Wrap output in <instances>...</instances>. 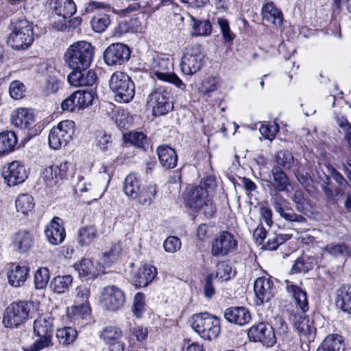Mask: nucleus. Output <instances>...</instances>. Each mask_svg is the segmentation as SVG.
<instances>
[{
  "label": "nucleus",
  "instance_id": "a878e982",
  "mask_svg": "<svg viewBox=\"0 0 351 351\" xmlns=\"http://www.w3.org/2000/svg\"><path fill=\"white\" fill-rule=\"evenodd\" d=\"M157 154L161 165L168 169H173L178 162L177 154L173 148L167 145L157 147Z\"/></svg>",
  "mask_w": 351,
  "mask_h": 351
},
{
  "label": "nucleus",
  "instance_id": "13d9d810",
  "mask_svg": "<svg viewBox=\"0 0 351 351\" xmlns=\"http://www.w3.org/2000/svg\"><path fill=\"white\" fill-rule=\"evenodd\" d=\"M144 311L145 295L142 293H137L134 298L132 311L137 318H140Z\"/></svg>",
  "mask_w": 351,
  "mask_h": 351
},
{
  "label": "nucleus",
  "instance_id": "0e129e2a",
  "mask_svg": "<svg viewBox=\"0 0 351 351\" xmlns=\"http://www.w3.org/2000/svg\"><path fill=\"white\" fill-rule=\"evenodd\" d=\"M97 146L102 151H107L112 146V137L110 134L100 132L97 136Z\"/></svg>",
  "mask_w": 351,
  "mask_h": 351
},
{
  "label": "nucleus",
  "instance_id": "7ed1b4c3",
  "mask_svg": "<svg viewBox=\"0 0 351 351\" xmlns=\"http://www.w3.org/2000/svg\"><path fill=\"white\" fill-rule=\"evenodd\" d=\"M33 330L38 339L29 347L23 348V351H40L53 346V319L50 315H42L37 317L34 322Z\"/></svg>",
  "mask_w": 351,
  "mask_h": 351
},
{
  "label": "nucleus",
  "instance_id": "f3484780",
  "mask_svg": "<svg viewBox=\"0 0 351 351\" xmlns=\"http://www.w3.org/2000/svg\"><path fill=\"white\" fill-rule=\"evenodd\" d=\"M255 303L258 306L268 302L274 296L276 290L274 282L270 278L265 276L256 279L254 283Z\"/></svg>",
  "mask_w": 351,
  "mask_h": 351
},
{
  "label": "nucleus",
  "instance_id": "2f4dec72",
  "mask_svg": "<svg viewBox=\"0 0 351 351\" xmlns=\"http://www.w3.org/2000/svg\"><path fill=\"white\" fill-rule=\"evenodd\" d=\"M345 343L343 337L337 334L328 335L321 343L317 351H344Z\"/></svg>",
  "mask_w": 351,
  "mask_h": 351
},
{
  "label": "nucleus",
  "instance_id": "4d7b16f0",
  "mask_svg": "<svg viewBox=\"0 0 351 351\" xmlns=\"http://www.w3.org/2000/svg\"><path fill=\"white\" fill-rule=\"evenodd\" d=\"M121 250L122 248L119 243L112 244L109 251L103 254L104 263L109 265L115 261L121 254Z\"/></svg>",
  "mask_w": 351,
  "mask_h": 351
},
{
  "label": "nucleus",
  "instance_id": "72a5a7b5",
  "mask_svg": "<svg viewBox=\"0 0 351 351\" xmlns=\"http://www.w3.org/2000/svg\"><path fill=\"white\" fill-rule=\"evenodd\" d=\"M28 272L26 266H14L8 274L9 283L15 287H21L27 280Z\"/></svg>",
  "mask_w": 351,
  "mask_h": 351
},
{
  "label": "nucleus",
  "instance_id": "412c9836",
  "mask_svg": "<svg viewBox=\"0 0 351 351\" xmlns=\"http://www.w3.org/2000/svg\"><path fill=\"white\" fill-rule=\"evenodd\" d=\"M90 297V285H81L75 289V299L82 304L80 306H73L71 311H68V314L73 315L74 320L83 319L84 315H87L89 312V308L86 305H84L87 302Z\"/></svg>",
  "mask_w": 351,
  "mask_h": 351
},
{
  "label": "nucleus",
  "instance_id": "9d476101",
  "mask_svg": "<svg viewBox=\"0 0 351 351\" xmlns=\"http://www.w3.org/2000/svg\"><path fill=\"white\" fill-rule=\"evenodd\" d=\"M32 305L27 301H19L10 304L5 310L3 324L6 328L18 327L27 320Z\"/></svg>",
  "mask_w": 351,
  "mask_h": 351
},
{
  "label": "nucleus",
  "instance_id": "6e6d98bb",
  "mask_svg": "<svg viewBox=\"0 0 351 351\" xmlns=\"http://www.w3.org/2000/svg\"><path fill=\"white\" fill-rule=\"evenodd\" d=\"M58 167L55 165H51L45 169L43 173V177L45 179L47 185L53 186L56 184L59 179L62 178L59 177Z\"/></svg>",
  "mask_w": 351,
  "mask_h": 351
},
{
  "label": "nucleus",
  "instance_id": "39448f33",
  "mask_svg": "<svg viewBox=\"0 0 351 351\" xmlns=\"http://www.w3.org/2000/svg\"><path fill=\"white\" fill-rule=\"evenodd\" d=\"M191 327L202 338L206 340L217 338L221 331L219 319L207 312L193 315Z\"/></svg>",
  "mask_w": 351,
  "mask_h": 351
},
{
  "label": "nucleus",
  "instance_id": "338daca9",
  "mask_svg": "<svg viewBox=\"0 0 351 351\" xmlns=\"http://www.w3.org/2000/svg\"><path fill=\"white\" fill-rule=\"evenodd\" d=\"M278 125L274 123L269 125H262L259 131L265 138L271 141L275 138L276 133L278 132Z\"/></svg>",
  "mask_w": 351,
  "mask_h": 351
},
{
  "label": "nucleus",
  "instance_id": "c756f323",
  "mask_svg": "<svg viewBox=\"0 0 351 351\" xmlns=\"http://www.w3.org/2000/svg\"><path fill=\"white\" fill-rule=\"evenodd\" d=\"M157 271L154 266L144 265L139 269L133 278L134 285L138 287H147L156 276Z\"/></svg>",
  "mask_w": 351,
  "mask_h": 351
},
{
  "label": "nucleus",
  "instance_id": "4be33fe9",
  "mask_svg": "<svg viewBox=\"0 0 351 351\" xmlns=\"http://www.w3.org/2000/svg\"><path fill=\"white\" fill-rule=\"evenodd\" d=\"M293 324L301 338L308 341H313L316 328L313 324V321L310 320L308 316L304 314L294 315Z\"/></svg>",
  "mask_w": 351,
  "mask_h": 351
},
{
  "label": "nucleus",
  "instance_id": "2eb2a0df",
  "mask_svg": "<svg viewBox=\"0 0 351 351\" xmlns=\"http://www.w3.org/2000/svg\"><path fill=\"white\" fill-rule=\"evenodd\" d=\"M125 301L123 291L114 285L105 287L101 291V302L108 311L119 310L123 306Z\"/></svg>",
  "mask_w": 351,
  "mask_h": 351
},
{
  "label": "nucleus",
  "instance_id": "20e7f679",
  "mask_svg": "<svg viewBox=\"0 0 351 351\" xmlns=\"http://www.w3.org/2000/svg\"><path fill=\"white\" fill-rule=\"evenodd\" d=\"M11 33L7 38V43L16 50L26 49L33 43L32 25L26 19H19L11 23Z\"/></svg>",
  "mask_w": 351,
  "mask_h": 351
},
{
  "label": "nucleus",
  "instance_id": "69168bd1",
  "mask_svg": "<svg viewBox=\"0 0 351 351\" xmlns=\"http://www.w3.org/2000/svg\"><path fill=\"white\" fill-rule=\"evenodd\" d=\"M298 181L304 186L307 187L310 185L311 178L308 173L300 169L299 165L292 170Z\"/></svg>",
  "mask_w": 351,
  "mask_h": 351
},
{
  "label": "nucleus",
  "instance_id": "37998d69",
  "mask_svg": "<svg viewBox=\"0 0 351 351\" xmlns=\"http://www.w3.org/2000/svg\"><path fill=\"white\" fill-rule=\"evenodd\" d=\"M56 337L60 344L67 346L74 341L77 331L72 327H64L57 330Z\"/></svg>",
  "mask_w": 351,
  "mask_h": 351
},
{
  "label": "nucleus",
  "instance_id": "de8ad7c7",
  "mask_svg": "<svg viewBox=\"0 0 351 351\" xmlns=\"http://www.w3.org/2000/svg\"><path fill=\"white\" fill-rule=\"evenodd\" d=\"M332 179V177H328L322 183L320 187L327 201L337 202L339 198Z\"/></svg>",
  "mask_w": 351,
  "mask_h": 351
},
{
  "label": "nucleus",
  "instance_id": "9b49d317",
  "mask_svg": "<svg viewBox=\"0 0 351 351\" xmlns=\"http://www.w3.org/2000/svg\"><path fill=\"white\" fill-rule=\"evenodd\" d=\"M148 104L152 108L154 116H162L173 108L170 101L169 88L165 86H156L149 95Z\"/></svg>",
  "mask_w": 351,
  "mask_h": 351
},
{
  "label": "nucleus",
  "instance_id": "79ce46f5",
  "mask_svg": "<svg viewBox=\"0 0 351 351\" xmlns=\"http://www.w3.org/2000/svg\"><path fill=\"white\" fill-rule=\"evenodd\" d=\"M110 23V15L106 13H98L90 21L92 29L98 33L104 32Z\"/></svg>",
  "mask_w": 351,
  "mask_h": 351
},
{
  "label": "nucleus",
  "instance_id": "1a4fd4ad",
  "mask_svg": "<svg viewBox=\"0 0 351 351\" xmlns=\"http://www.w3.org/2000/svg\"><path fill=\"white\" fill-rule=\"evenodd\" d=\"M52 14L50 16L53 28L63 31L66 29V19L70 18L76 12V5L73 0H53Z\"/></svg>",
  "mask_w": 351,
  "mask_h": 351
},
{
  "label": "nucleus",
  "instance_id": "bf43d9fd",
  "mask_svg": "<svg viewBox=\"0 0 351 351\" xmlns=\"http://www.w3.org/2000/svg\"><path fill=\"white\" fill-rule=\"evenodd\" d=\"M217 23L220 27L223 38L226 42H232L234 38V34L230 30L229 22L226 19L218 18Z\"/></svg>",
  "mask_w": 351,
  "mask_h": 351
},
{
  "label": "nucleus",
  "instance_id": "c03bdc74",
  "mask_svg": "<svg viewBox=\"0 0 351 351\" xmlns=\"http://www.w3.org/2000/svg\"><path fill=\"white\" fill-rule=\"evenodd\" d=\"M16 208L18 212L26 214L34 207V198L28 194L19 195L15 201Z\"/></svg>",
  "mask_w": 351,
  "mask_h": 351
},
{
  "label": "nucleus",
  "instance_id": "ea45409f",
  "mask_svg": "<svg viewBox=\"0 0 351 351\" xmlns=\"http://www.w3.org/2000/svg\"><path fill=\"white\" fill-rule=\"evenodd\" d=\"M73 282L71 275L58 276L50 283V287L53 292L63 293L67 291Z\"/></svg>",
  "mask_w": 351,
  "mask_h": 351
},
{
  "label": "nucleus",
  "instance_id": "ddd939ff",
  "mask_svg": "<svg viewBox=\"0 0 351 351\" xmlns=\"http://www.w3.org/2000/svg\"><path fill=\"white\" fill-rule=\"evenodd\" d=\"M247 336L250 341L260 343L267 348H272L277 341L274 328L265 322L253 324L248 329Z\"/></svg>",
  "mask_w": 351,
  "mask_h": 351
},
{
  "label": "nucleus",
  "instance_id": "e2e57ef3",
  "mask_svg": "<svg viewBox=\"0 0 351 351\" xmlns=\"http://www.w3.org/2000/svg\"><path fill=\"white\" fill-rule=\"evenodd\" d=\"M163 247L167 252L174 253L180 249L181 241L176 237H169L164 241Z\"/></svg>",
  "mask_w": 351,
  "mask_h": 351
},
{
  "label": "nucleus",
  "instance_id": "aec40b11",
  "mask_svg": "<svg viewBox=\"0 0 351 351\" xmlns=\"http://www.w3.org/2000/svg\"><path fill=\"white\" fill-rule=\"evenodd\" d=\"M2 176L9 186L21 184L27 178L25 167L18 161H13L3 167Z\"/></svg>",
  "mask_w": 351,
  "mask_h": 351
},
{
  "label": "nucleus",
  "instance_id": "3c124183",
  "mask_svg": "<svg viewBox=\"0 0 351 351\" xmlns=\"http://www.w3.org/2000/svg\"><path fill=\"white\" fill-rule=\"evenodd\" d=\"M292 201L295 203L296 210L304 215L308 212V202L304 198V193L300 190H296L292 197Z\"/></svg>",
  "mask_w": 351,
  "mask_h": 351
},
{
  "label": "nucleus",
  "instance_id": "49530a36",
  "mask_svg": "<svg viewBox=\"0 0 351 351\" xmlns=\"http://www.w3.org/2000/svg\"><path fill=\"white\" fill-rule=\"evenodd\" d=\"M78 109L84 108L92 105L95 93L92 91L77 90L74 92Z\"/></svg>",
  "mask_w": 351,
  "mask_h": 351
},
{
  "label": "nucleus",
  "instance_id": "4c0bfd02",
  "mask_svg": "<svg viewBox=\"0 0 351 351\" xmlns=\"http://www.w3.org/2000/svg\"><path fill=\"white\" fill-rule=\"evenodd\" d=\"M318 263L317 258L313 256H302L298 258L291 268V273L307 272Z\"/></svg>",
  "mask_w": 351,
  "mask_h": 351
},
{
  "label": "nucleus",
  "instance_id": "c85d7f7f",
  "mask_svg": "<svg viewBox=\"0 0 351 351\" xmlns=\"http://www.w3.org/2000/svg\"><path fill=\"white\" fill-rule=\"evenodd\" d=\"M45 233L47 240L52 245H58L62 243L65 238L64 227L54 219L47 226Z\"/></svg>",
  "mask_w": 351,
  "mask_h": 351
},
{
  "label": "nucleus",
  "instance_id": "b1692460",
  "mask_svg": "<svg viewBox=\"0 0 351 351\" xmlns=\"http://www.w3.org/2000/svg\"><path fill=\"white\" fill-rule=\"evenodd\" d=\"M224 318L230 323L243 326L251 319V315L247 308L243 306H231L226 308Z\"/></svg>",
  "mask_w": 351,
  "mask_h": 351
},
{
  "label": "nucleus",
  "instance_id": "864d4df0",
  "mask_svg": "<svg viewBox=\"0 0 351 351\" xmlns=\"http://www.w3.org/2000/svg\"><path fill=\"white\" fill-rule=\"evenodd\" d=\"M193 34L196 36H207L211 33V24L209 21H194Z\"/></svg>",
  "mask_w": 351,
  "mask_h": 351
},
{
  "label": "nucleus",
  "instance_id": "e433bc0d",
  "mask_svg": "<svg viewBox=\"0 0 351 351\" xmlns=\"http://www.w3.org/2000/svg\"><path fill=\"white\" fill-rule=\"evenodd\" d=\"M287 290L288 292L293 295L296 304L301 308L303 313H305L308 309L307 294L306 291H303L297 285L289 284L287 282Z\"/></svg>",
  "mask_w": 351,
  "mask_h": 351
},
{
  "label": "nucleus",
  "instance_id": "f704fd0d",
  "mask_svg": "<svg viewBox=\"0 0 351 351\" xmlns=\"http://www.w3.org/2000/svg\"><path fill=\"white\" fill-rule=\"evenodd\" d=\"M17 143L16 134L12 131L0 133V156L13 152Z\"/></svg>",
  "mask_w": 351,
  "mask_h": 351
},
{
  "label": "nucleus",
  "instance_id": "09e8293b",
  "mask_svg": "<svg viewBox=\"0 0 351 351\" xmlns=\"http://www.w3.org/2000/svg\"><path fill=\"white\" fill-rule=\"evenodd\" d=\"M235 276L232 267L226 261H221L217 265L216 277L221 280L228 281Z\"/></svg>",
  "mask_w": 351,
  "mask_h": 351
},
{
  "label": "nucleus",
  "instance_id": "774afa93",
  "mask_svg": "<svg viewBox=\"0 0 351 351\" xmlns=\"http://www.w3.org/2000/svg\"><path fill=\"white\" fill-rule=\"evenodd\" d=\"M61 86V82L54 76H49L46 81L45 92L47 95L56 93Z\"/></svg>",
  "mask_w": 351,
  "mask_h": 351
},
{
  "label": "nucleus",
  "instance_id": "6ab92c4d",
  "mask_svg": "<svg viewBox=\"0 0 351 351\" xmlns=\"http://www.w3.org/2000/svg\"><path fill=\"white\" fill-rule=\"evenodd\" d=\"M12 123L20 129L28 130V136H36L40 130L33 131L32 126L35 122V116L33 112L27 108H19L14 111L11 119Z\"/></svg>",
  "mask_w": 351,
  "mask_h": 351
},
{
  "label": "nucleus",
  "instance_id": "423d86ee",
  "mask_svg": "<svg viewBox=\"0 0 351 351\" xmlns=\"http://www.w3.org/2000/svg\"><path fill=\"white\" fill-rule=\"evenodd\" d=\"M173 64L169 58L157 56L153 58L151 64V75L153 77L171 83L177 88L184 90L185 84L173 72Z\"/></svg>",
  "mask_w": 351,
  "mask_h": 351
},
{
  "label": "nucleus",
  "instance_id": "a18cd8bd",
  "mask_svg": "<svg viewBox=\"0 0 351 351\" xmlns=\"http://www.w3.org/2000/svg\"><path fill=\"white\" fill-rule=\"evenodd\" d=\"M328 171L330 177H332L337 184L335 188L338 197L345 195L346 186L349 185L348 181L344 178L343 175L333 167H328Z\"/></svg>",
  "mask_w": 351,
  "mask_h": 351
},
{
  "label": "nucleus",
  "instance_id": "a211bd4d",
  "mask_svg": "<svg viewBox=\"0 0 351 351\" xmlns=\"http://www.w3.org/2000/svg\"><path fill=\"white\" fill-rule=\"evenodd\" d=\"M100 338L108 346L110 351H124L125 343L122 341V330L115 326L104 328L99 334Z\"/></svg>",
  "mask_w": 351,
  "mask_h": 351
},
{
  "label": "nucleus",
  "instance_id": "4468645a",
  "mask_svg": "<svg viewBox=\"0 0 351 351\" xmlns=\"http://www.w3.org/2000/svg\"><path fill=\"white\" fill-rule=\"evenodd\" d=\"M237 248V241L228 231L217 235L212 242L211 254L215 257L224 256Z\"/></svg>",
  "mask_w": 351,
  "mask_h": 351
},
{
  "label": "nucleus",
  "instance_id": "7c9ffc66",
  "mask_svg": "<svg viewBox=\"0 0 351 351\" xmlns=\"http://www.w3.org/2000/svg\"><path fill=\"white\" fill-rule=\"evenodd\" d=\"M275 165L286 170H293L300 162L295 160L292 153L287 149H282L276 152L274 155Z\"/></svg>",
  "mask_w": 351,
  "mask_h": 351
},
{
  "label": "nucleus",
  "instance_id": "f8f14e48",
  "mask_svg": "<svg viewBox=\"0 0 351 351\" xmlns=\"http://www.w3.org/2000/svg\"><path fill=\"white\" fill-rule=\"evenodd\" d=\"M75 123L73 121L64 120L60 122L50 130L48 143L53 149H58L66 145L75 132Z\"/></svg>",
  "mask_w": 351,
  "mask_h": 351
},
{
  "label": "nucleus",
  "instance_id": "5fc2aeb1",
  "mask_svg": "<svg viewBox=\"0 0 351 351\" xmlns=\"http://www.w3.org/2000/svg\"><path fill=\"white\" fill-rule=\"evenodd\" d=\"M156 194V186L149 185L145 190L140 191L139 196L138 197V202L143 206L150 205Z\"/></svg>",
  "mask_w": 351,
  "mask_h": 351
},
{
  "label": "nucleus",
  "instance_id": "f257e3e1",
  "mask_svg": "<svg viewBox=\"0 0 351 351\" xmlns=\"http://www.w3.org/2000/svg\"><path fill=\"white\" fill-rule=\"evenodd\" d=\"M262 180L269 189L271 206L281 217L290 222L306 221L305 217L295 213L291 208L285 206L286 200L279 195L280 192H289L288 188L291 186L289 178L283 169L280 166H273L271 173L264 176Z\"/></svg>",
  "mask_w": 351,
  "mask_h": 351
},
{
  "label": "nucleus",
  "instance_id": "603ef678",
  "mask_svg": "<svg viewBox=\"0 0 351 351\" xmlns=\"http://www.w3.org/2000/svg\"><path fill=\"white\" fill-rule=\"evenodd\" d=\"M49 280V271L47 267L38 269L34 274L35 287L38 289L45 288Z\"/></svg>",
  "mask_w": 351,
  "mask_h": 351
},
{
  "label": "nucleus",
  "instance_id": "052dcab7",
  "mask_svg": "<svg viewBox=\"0 0 351 351\" xmlns=\"http://www.w3.org/2000/svg\"><path fill=\"white\" fill-rule=\"evenodd\" d=\"M72 70V72L67 76L69 83L73 86H84L83 75H84L85 69Z\"/></svg>",
  "mask_w": 351,
  "mask_h": 351
},
{
  "label": "nucleus",
  "instance_id": "5701e85b",
  "mask_svg": "<svg viewBox=\"0 0 351 351\" xmlns=\"http://www.w3.org/2000/svg\"><path fill=\"white\" fill-rule=\"evenodd\" d=\"M184 195L186 205L195 211L200 210L208 199V192L201 187H188L185 190Z\"/></svg>",
  "mask_w": 351,
  "mask_h": 351
},
{
  "label": "nucleus",
  "instance_id": "680f3d73",
  "mask_svg": "<svg viewBox=\"0 0 351 351\" xmlns=\"http://www.w3.org/2000/svg\"><path fill=\"white\" fill-rule=\"evenodd\" d=\"M10 96L15 99H20L24 96L25 87L24 84L19 81H14L10 83L9 86Z\"/></svg>",
  "mask_w": 351,
  "mask_h": 351
},
{
  "label": "nucleus",
  "instance_id": "a19ab883",
  "mask_svg": "<svg viewBox=\"0 0 351 351\" xmlns=\"http://www.w3.org/2000/svg\"><path fill=\"white\" fill-rule=\"evenodd\" d=\"M325 251L332 256H351V245L346 243H332L328 244Z\"/></svg>",
  "mask_w": 351,
  "mask_h": 351
},
{
  "label": "nucleus",
  "instance_id": "f03ea898",
  "mask_svg": "<svg viewBox=\"0 0 351 351\" xmlns=\"http://www.w3.org/2000/svg\"><path fill=\"white\" fill-rule=\"evenodd\" d=\"M95 48L86 41H77L69 47L64 55L66 65L71 69H88L93 61Z\"/></svg>",
  "mask_w": 351,
  "mask_h": 351
},
{
  "label": "nucleus",
  "instance_id": "58836bf2",
  "mask_svg": "<svg viewBox=\"0 0 351 351\" xmlns=\"http://www.w3.org/2000/svg\"><path fill=\"white\" fill-rule=\"evenodd\" d=\"M97 236V231L94 226H86L79 229L77 242L81 246L89 245Z\"/></svg>",
  "mask_w": 351,
  "mask_h": 351
},
{
  "label": "nucleus",
  "instance_id": "6e6552de",
  "mask_svg": "<svg viewBox=\"0 0 351 351\" xmlns=\"http://www.w3.org/2000/svg\"><path fill=\"white\" fill-rule=\"evenodd\" d=\"M204 63L205 56L199 44H191L184 48L180 62V69L184 74L196 73Z\"/></svg>",
  "mask_w": 351,
  "mask_h": 351
},
{
  "label": "nucleus",
  "instance_id": "473e14b6",
  "mask_svg": "<svg viewBox=\"0 0 351 351\" xmlns=\"http://www.w3.org/2000/svg\"><path fill=\"white\" fill-rule=\"evenodd\" d=\"M263 19L272 23L276 26H280L282 23L283 15L273 2L265 4L262 8Z\"/></svg>",
  "mask_w": 351,
  "mask_h": 351
},
{
  "label": "nucleus",
  "instance_id": "0eeeda50",
  "mask_svg": "<svg viewBox=\"0 0 351 351\" xmlns=\"http://www.w3.org/2000/svg\"><path fill=\"white\" fill-rule=\"evenodd\" d=\"M109 87L120 103H128L134 96L135 86L131 77L121 71L114 72L109 81Z\"/></svg>",
  "mask_w": 351,
  "mask_h": 351
},
{
  "label": "nucleus",
  "instance_id": "cd10ccee",
  "mask_svg": "<svg viewBox=\"0 0 351 351\" xmlns=\"http://www.w3.org/2000/svg\"><path fill=\"white\" fill-rule=\"evenodd\" d=\"M74 267L77 271L80 277L86 280L95 279L101 274L104 273L103 270L95 269L93 262L86 258H83L79 263H76Z\"/></svg>",
  "mask_w": 351,
  "mask_h": 351
},
{
  "label": "nucleus",
  "instance_id": "8fccbe9b",
  "mask_svg": "<svg viewBox=\"0 0 351 351\" xmlns=\"http://www.w3.org/2000/svg\"><path fill=\"white\" fill-rule=\"evenodd\" d=\"M127 142L142 149H145L147 145V138L145 134L141 132H130L125 136Z\"/></svg>",
  "mask_w": 351,
  "mask_h": 351
},
{
  "label": "nucleus",
  "instance_id": "dca6fc26",
  "mask_svg": "<svg viewBox=\"0 0 351 351\" xmlns=\"http://www.w3.org/2000/svg\"><path fill=\"white\" fill-rule=\"evenodd\" d=\"M130 49L125 44L113 43L104 52V62L109 66L121 65L130 58Z\"/></svg>",
  "mask_w": 351,
  "mask_h": 351
},
{
  "label": "nucleus",
  "instance_id": "393cba45",
  "mask_svg": "<svg viewBox=\"0 0 351 351\" xmlns=\"http://www.w3.org/2000/svg\"><path fill=\"white\" fill-rule=\"evenodd\" d=\"M12 245L19 253L27 252L34 245L33 234L27 230H19L12 236Z\"/></svg>",
  "mask_w": 351,
  "mask_h": 351
},
{
  "label": "nucleus",
  "instance_id": "c9c22d12",
  "mask_svg": "<svg viewBox=\"0 0 351 351\" xmlns=\"http://www.w3.org/2000/svg\"><path fill=\"white\" fill-rule=\"evenodd\" d=\"M123 191L130 198H138L141 191V181L136 174L130 173L125 178Z\"/></svg>",
  "mask_w": 351,
  "mask_h": 351
},
{
  "label": "nucleus",
  "instance_id": "bb28decb",
  "mask_svg": "<svg viewBox=\"0 0 351 351\" xmlns=\"http://www.w3.org/2000/svg\"><path fill=\"white\" fill-rule=\"evenodd\" d=\"M335 304L342 312L351 315V285H343L337 290Z\"/></svg>",
  "mask_w": 351,
  "mask_h": 351
}]
</instances>
